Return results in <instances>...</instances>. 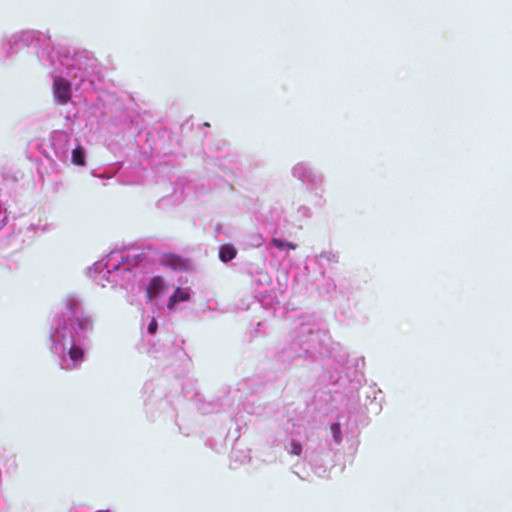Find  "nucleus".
<instances>
[{"label":"nucleus","mask_w":512,"mask_h":512,"mask_svg":"<svg viewBox=\"0 0 512 512\" xmlns=\"http://www.w3.org/2000/svg\"><path fill=\"white\" fill-rule=\"evenodd\" d=\"M53 95L59 104L68 103L71 99L70 83L62 77H55L53 80Z\"/></svg>","instance_id":"nucleus-1"},{"label":"nucleus","mask_w":512,"mask_h":512,"mask_svg":"<svg viewBox=\"0 0 512 512\" xmlns=\"http://www.w3.org/2000/svg\"><path fill=\"white\" fill-rule=\"evenodd\" d=\"M160 262L163 266L177 271H186L190 265L189 259L174 253H164L161 256Z\"/></svg>","instance_id":"nucleus-2"},{"label":"nucleus","mask_w":512,"mask_h":512,"mask_svg":"<svg viewBox=\"0 0 512 512\" xmlns=\"http://www.w3.org/2000/svg\"><path fill=\"white\" fill-rule=\"evenodd\" d=\"M164 287V281L161 276H154L146 288V295L149 300L155 298Z\"/></svg>","instance_id":"nucleus-3"},{"label":"nucleus","mask_w":512,"mask_h":512,"mask_svg":"<svg viewBox=\"0 0 512 512\" xmlns=\"http://www.w3.org/2000/svg\"><path fill=\"white\" fill-rule=\"evenodd\" d=\"M189 299L190 293L187 288H177L169 298L168 309L172 310L176 303L188 301Z\"/></svg>","instance_id":"nucleus-4"},{"label":"nucleus","mask_w":512,"mask_h":512,"mask_svg":"<svg viewBox=\"0 0 512 512\" xmlns=\"http://www.w3.org/2000/svg\"><path fill=\"white\" fill-rule=\"evenodd\" d=\"M236 254L237 251L232 245L224 244L220 247L219 258L224 263L234 259L236 257Z\"/></svg>","instance_id":"nucleus-5"},{"label":"nucleus","mask_w":512,"mask_h":512,"mask_svg":"<svg viewBox=\"0 0 512 512\" xmlns=\"http://www.w3.org/2000/svg\"><path fill=\"white\" fill-rule=\"evenodd\" d=\"M72 163L78 166L85 165V151L81 146L72 151Z\"/></svg>","instance_id":"nucleus-6"},{"label":"nucleus","mask_w":512,"mask_h":512,"mask_svg":"<svg viewBox=\"0 0 512 512\" xmlns=\"http://www.w3.org/2000/svg\"><path fill=\"white\" fill-rule=\"evenodd\" d=\"M271 244L279 250H284L286 248L290 249V250H295L297 248L296 244L291 243V242H286V241L278 239V238H273L271 240Z\"/></svg>","instance_id":"nucleus-7"},{"label":"nucleus","mask_w":512,"mask_h":512,"mask_svg":"<svg viewBox=\"0 0 512 512\" xmlns=\"http://www.w3.org/2000/svg\"><path fill=\"white\" fill-rule=\"evenodd\" d=\"M68 353H69L70 359L73 361L81 360L84 356V352H83L82 348H80L78 346H72L69 349Z\"/></svg>","instance_id":"nucleus-8"},{"label":"nucleus","mask_w":512,"mask_h":512,"mask_svg":"<svg viewBox=\"0 0 512 512\" xmlns=\"http://www.w3.org/2000/svg\"><path fill=\"white\" fill-rule=\"evenodd\" d=\"M290 445L292 449L289 451L290 455L294 456H300L302 454V445L301 443L297 442L296 440H291Z\"/></svg>","instance_id":"nucleus-9"},{"label":"nucleus","mask_w":512,"mask_h":512,"mask_svg":"<svg viewBox=\"0 0 512 512\" xmlns=\"http://www.w3.org/2000/svg\"><path fill=\"white\" fill-rule=\"evenodd\" d=\"M330 430L333 434L335 442L339 443L341 441L340 425L338 423H334L331 425Z\"/></svg>","instance_id":"nucleus-10"},{"label":"nucleus","mask_w":512,"mask_h":512,"mask_svg":"<svg viewBox=\"0 0 512 512\" xmlns=\"http://www.w3.org/2000/svg\"><path fill=\"white\" fill-rule=\"evenodd\" d=\"M157 329H158L157 321H156V319H152V321L148 325L147 330L150 334H154V333H156Z\"/></svg>","instance_id":"nucleus-11"}]
</instances>
